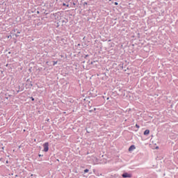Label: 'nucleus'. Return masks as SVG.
Here are the masks:
<instances>
[{"instance_id": "obj_1", "label": "nucleus", "mask_w": 178, "mask_h": 178, "mask_svg": "<svg viewBox=\"0 0 178 178\" xmlns=\"http://www.w3.org/2000/svg\"><path fill=\"white\" fill-rule=\"evenodd\" d=\"M43 147H44V152H47L49 151V143L47 142L44 143Z\"/></svg>"}, {"instance_id": "obj_2", "label": "nucleus", "mask_w": 178, "mask_h": 178, "mask_svg": "<svg viewBox=\"0 0 178 178\" xmlns=\"http://www.w3.org/2000/svg\"><path fill=\"white\" fill-rule=\"evenodd\" d=\"M132 177L131 174H129L128 172H124L122 174V177L124 178H131Z\"/></svg>"}, {"instance_id": "obj_3", "label": "nucleus", "mask_w": 178, "mask_h": 178, "mask_svg": "<svg viewBox=\"0 0 178 178\" xmlns=\"http://www.w3.org/2000/svg\"><path fill=\"white\" fill-rule=\"evenodd\" d=\"M136 149V146H135L134 145H131V146L129 147V152H132L133 150H134V149Z\"/></svg>"}, {"instance_id": "obj_4", "label": "nucleus", "mask_w": 178, "mask_h": 178, "mask_svg": "<svg viewBox=\"0 0 178 178\" xmlns=\"http://www.w3.org/2000/svg\"><path fill=\"white\" fill-rule=\"evenodd\" d=\"M144 136H148L149 135V130L146 129L144 133H143Z\"/></svg>"}, {"instance_id": "obj_5", "label": "nucleus", "mask_w": 178, "mask_h": 178, "mask_svg": "<svg viewBox=\"0 0 178 178\" xmlns=\"http://www.w3.org/2000/svg\"><path fill=\"white\" fill-rule=\"evenodd\" d=\"M63 6H67V8H70V5L69 4L66 5V3H63Z\"/></svg>"}, {"instance_id": "obj_6", "label": "nucleus", "mask_w": 178, "mask_h": 178, "mask_svg": "<svg viewBox=\"0 0 178 178\" xmlns=\"http://www.w3.org/2000/svg\"><path fill=\"white\" fill-rule=\"evenodd\" d=\"M89 172V170L88 169H85V170H84V172L85 173H88Z\"/></svg>"}, {"instance_id": "obj_7", "label": "nucleus", "mask_w": 178, "mask_h": 178, "mask_svg": "<svg viewBox=\"0 0 178 178\" xmlns=\"http://www.w3.org/2000/svg\"><path fill=\"white\" fill-rule=\"evenodd\" d=\"M136 127L137 129H140V126H139L138 124H136Z\"/></svg>"}, {"instance_id": "obj_8", "label": "nucleus", "mask_w": 178, "mask_h": 178, "mask_svg": "<svg viewBox=\"0 0 178 178\" xmlns=\"http://www.w3.org/2000/svg\"><path fill=\"white\" fill-rule=\"evenodd\" d=\"M57 63H58L57 61H54V65H56Z\"/></svg>"}, {"instance_id": "obj_9", "label": "nucleus", "mask_w": 178, "mask_h": 178, "mask_svg": "<svg viewBox=\"0 0 178 178\" xmlns=\"http://www.w3.org/2000/svg\"><path fill=\"white\" fill-rule=\"evenodd\" d=\"M114 4H115V6H118V2H115Z\"/></svg>"}, {"instance_id": "obj_10", "label": "nucleus", "mask_w": 178, "mask_h": 178, "mask_svg": "<svg viewBox=\"0 0 178 178\" xmlns=\"http://www.w3.org/2000/svg\"><path fill=\"white\" fill-rule=\"evenodd\" d=\"M10 38H12V35H8L7 36V38H8V39Z\"/></svg>"}, {"instance_id": "obj_11", "label": "nucleus", "mask_w": 178, "mask_h": 178, "mask_svg": "<svg viewBox=\"0 0 178 178\" xmlns=\"http://www.w3.org/2000/svg\"><path fill=\"white\" fill-rule=\"evenodd\" d=\"M32 101H34V98L31 97Z\"/></svg>"}, {"instance_id": "obj_12", "label": "nucleus", "mask_w": 178, "mask_h": 178, "mask_svg": "<svg viewBox=\"0 0 178 178\" xmlns=\"http://www.w3.org/2000/svg\"><path fill=\"white\" fill-rule=\"evenodd\" d=\"M41 156H42V155H41V154H39V157H41Z\"/></svg>"}, {"instance_id": "obj_13", "label": "nucleus", "mask_w": 178, "mask_h": 178, "mask_svg": "<svg viewBox=\"0 0 178 178\" xmlns=\"http://www.w3.org/2000/svg\"><path fill=\"white\" fill-rule=\"evenodd\" d=\"M85 5H88V3H87V2H85V3H84Z\"/></svg>"}, {"instance_id": "obj_14", "label": "nucleus", "mask_w": 178, "mask_h": 178, "mask_svg": "<svg viewBox=\"0 0 178 178\" xmlns=\"http://www.w3.org/2000/svg\"><path fill=\"white\" fill-rule=\"evenodd\" d=\"M6 163H9V161H6Z\"/></svg>"}, {"instance_id": "obj_15", "label": "nucleus", "mask_w": 178, "mask_h": 178, "mask_svg": "<svg viewBox=\"0 0 178 178\" xmlns=\"http://www.w3.org/2000/svg\"><path fill=\"white\" fill-rule=\"evenodd\" d=\"M15 36H16V37H19V35H15Z\"/></svg>"}, {"instance_id": "obj_16", "label": "nucleus", "mask_w": 178, "mask_h": 178, "mask_svg": "<svg viewBox=\"0 0 178 178\" xmlns=\"http://www.w3.org/2000/svg\"><path fill=\"white\" fill-rule=\"evenodd\" d=\"M109 2L112 1V0H108Z\"/></svg>"}, {"instance_id": "obj_17", "label": "nucleus", "mask_w": 178, "mask_h": 178, "mask_svg": "<svg viewBox=\"0 0 178 178\" xmlns=\"http://www.w3.org/2000/svg\"><path fill=\"white\" fill-rule=\"evenodd\" d=\"M156 149H159V147H156Z\"/></svg>"}, {"instance_id": "obj_18", "label": "nucleus", "mask_w": 178, "mask_h": 178, "mask_svg": "<svg viewBox=\"0 0 178 178\" xmlns=\"http://www.w3.org/2000/svg\"><path fill=\"white\" fill-rule=\"evenodd\" d=\"M19 34H20V32H18Z\"/></svg>"}]
</instances>
